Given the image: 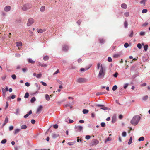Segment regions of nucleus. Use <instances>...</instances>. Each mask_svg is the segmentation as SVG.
Wrapping results in <instances>:
<instances>
[{
    "label": "nucleus",
    "instance_id": "f257e3e1",
    "mask_svg": "<svg viewBox=\"0 0 150 150\" xmlns=\"http://www.w3.org/2000/svg\"><path fill=\"white\" fill-rule=\"evenodd\" d=\"M97 68L98 70L99 69V72L98 77L100 79H103L105 74V68L103 67L102 65L99 63L97 64Z\"/></svg>",
    "mask_w": 150,
    "mask_h": 150
},
{
    "label": "nucleus",
    "instance_id": "f03ea898",
    "mask_svg": "<svg viewBox=\"0 0 150 150\" xmlns=\"http://www.w3.org/2000/svg\"><path fill=\"white\" fill-rule=\"evenodd\" d=\"M140 119V117L139 115L134 116L130 122V123L133 125L135 126L138 123Z\"/></svg>",
    "mask_w": 150,
    "mask_h": 150
},
{
    "label": "nucleus",
    "instance_id": "7ed1b4c3",
    "mask_svg": "<svg viewBox=\"0 0 150 150\" xmlns=\"http://www.w3.org/2000/svg\"><path fill=\"white\" fill-rule=\"evenodd\" d=\"M32 7V5L30 4H27L24 5L22 7V9L24 11H26Z\"/></svg>",
    "mask_w": 150,
    "mask_h": 150
},
{
    "label": "nucleus",
    "instance_id": "20e7f679",
    "mask_svg": "<svg viewBox=\"0 0 150 150\" xmlns=\"http://www.w3.org/2000/svg\"><path fill=\"white\" fill-rule=\"evenodd\" d=\"M76 81L78 83H82L87 82V80L84 78H79L77 79Z\"/></svg>",
    "mask_w": 150,
    "mask_h": 150
},
{
    "label": "nucleus",
    "instance_id": "39448f33",
    "mask_svg": "<svg viewBox=\"0 0 150 150\" xmlns=\"http://www.w3.org/2000/svg\"><path fill=\"white\" fill-rule=\"evenodd\" d=\"M34 22V20L32 18H30L28 19V21L27 23V25L28 26H30Z\"/></svg>",
    "mask_w": 150,
    "mask_h": 150
},
{
    "label": "nucleus",
    "instance_id": "423d86ee",
    "mask_svg": "<svg viewBox=\"0 0 150 150\" xmlns=\"http://www.w3.org/2000/svg\"><path fill=\"white\" fill-rule=\"evenodd\" d=\"M98 141L96 139H94L91 142L93 146L96 145L97 144H98Z\"/></svg>",
    "mask_w": 150,
    "mask_h": 150
},
{
    "label": "nucleus",
    "instance_id": "0eeeda50",
    "mask_svg": "<svg viewBox=\"0 0 150 150\" xmlns=\"http://www.w3.org/2000/svg\"><path fill=\"white\" fill-rule=\"evenodd\" d=\"M69 49V47L68 46L64 45L62 46V50L63 51H67Z\"/></svg>",
    "mask_w": 150,
    "mask_h": 150
},
{
    "label": "nucleus",
    "instance_id": "6e6552de",
    "mask_svg": "<svg viewBox=\"0 0 150 150\" xmlns=\"http://www.w3.org/2000/svg\"><path fill=\"white\" fill-rule=\"evenodd\" d=\"M11 9V6H6L4 8V11L6 12L9 11Z\"/></svg>",
    "mask_w": 150,
    "mask_h": 150
},
{
    "label": "nucleus",
    "instance_id": "1a4fd4ad",
    "mask_svg": "<svg viewBox=\"0 0 150 150\" xmlns=\"http://www.w3.org/2000/svg\"><path fill=\"white\" fill-rule=\"evenodd\" d=\"M122 54V53L121 52H119L117 54L114 55L113 57L115 58H118Z\"/></svg>",
    "mask_w": 150,
    "mask_h": 150
},
{
    "label": "nucleus",
    "instance_id": "9d476101",
    "mask_svg": "<svg viewBox=\"0 0 150 150\" xmlns=\"http://www.w3.org/2000/svg\"><path fill=\"white\" fill-rule=\"evenodd\" d=\"M75 128L76 129H77L79 131H81L83 129V127L81 126H77L75 127Z\"/></svg>",
    "mask_w": 150,
    "mask_h": 150
},
{
    "label": "nucleus",
    "instance_id": "9b49d317",
    "mask_svg": "<svg viewBox=\"0 0 150 150\" xmlns=\"http://www.w3.org/2000/svg\"><path fill=\"white\" fill-rule=\"evenodd\" d=\"M116 121V115H113L112 117V123H114Z\"/></svg>",
    "mask_w": 150,
    "mask_h": 150
},
{
    "label": "nucleus",
    "instance_id": "f8f14e48",
    "mask_svg": "<svg viewBox=\"0 0 150 150\" xmlns=\"http://www.w3.org/2000/svg\"><path fill=\"white\" fill-rule=\"evenodd\" d=\"M35 85L36 87V90L37 91H38L40 89V85L37 83H36L35 84Z\"/></svg>",
    "mask_w": 150,
    "mask_h": 150
},
{
    "label": "nucleus",
    "instance_id": "ddd939ff",
    "mask_svg": "<svg viewBox=\"0 0 150 150\" xmlns=\"http://www.w3.org/2000/svg\"><path fill=\"white\" fill-rule=\"evenodd\" d=\"M52 137L53 138H56L58 137L59 135L57 134L53 133L52 134Z\"/></svg>",
    "mask_w": 150,
    "mask_h": 150
},
{
    "label": "nucleus",
    "instance_id": "4468645a",
    "mask_svg": "<svg viewBox=\"0 0 150 150\" xmlns=\"http://www.w3.org/2000/svg\"><path fill=\"white\" fill-rule=\"evenodd\" d=\"M45 31H46V30L45 29H38L37 30V31L38 33H42L43 32Z\"/></svg>",
    "mask_w": 150,
    "mask_h": 150
},
{
    "label": "nucleus",
    "instance_id": "2eb2a0df",
    "mask_svg": "<svg viewBox=\"0 0 150 150\" xmlns=\"http://www.w3.org/2000/svg\"><path fill=\"white\" fill-rule=\"evenodd\" d=\"M28 62L30 63L34 64L35 62L34 61H33L31 59L29 58L27 59Z\"/></svg>",
    "mask_w": 150,
    "mask_h": 150
},
{
    "label": "nucleus",
    "instance_id": "dca6fc26",
    "mask_svg": "<svg viewBox=\"0 0 150 150\" xmlns=\"http://www.w3.org/2000/svg\"><path fill=\"white\" fill-rule=\"evenodd\" d=\"M42 109V106L41 105L40 106L39 108H38L37 113H38L39 112H40L41 111Z\"/></svg>",
    "mask_w": 150,
    "mask_h": 150
},
{
    "label": "nucleus",
    "instance_id": "f3484780",
    "mask_svg": "<svg viewBox=\"0 0 150 150\" xmlns=\"http://www.w3.org/2000/svg\"><path fill=\"white\" fill-rule=\"evenodd\" d=\"M121 7L123 8L126 9L127 8V6L126 4L125 3H123L121 4Z\"/></svg>",
    "mask_w": 150,
    "mask_h": 150
},
{
    "label": "nucleus",
    "instance_id": "a211bd4d",
    "mask_svg": "<svg viewBox=\"0 0 150 150\" xmlns=\"http://www.w3.org/2000/svg\"><path fill=\"white\" fill-rule=\"evenodd\" d=\"M32 113V111L31 110H30L28 112V114H27L24 116V117L25 118H27L29 115H30Z\"/></svg>",
    "mask_w": 150,
    "mask_h": 150
},
{
    "label": "nucleus",
    "instance_id": "6ab92c4d",
    "mask_svg": "<svg viewBox=\"0 0 150 150\" xmlns=\"http://www.w3.org/2000/svg\"><path fill=\"white\" fill-rule=\"evenodd\" d=\"M147 0H142L140 1V3L141 4H143L144 6L145 5V3L146 1Z\"/></svg>",
    "mask_w": 150,
    "mask_h": 150
},
{
    "label": "nucleus",
    "instance_id": "aec40b11",
    "mask_svg": "<svg viewBox=\"0 0 150 150\" xmlns=\"http://www.w3.org/2000/svg\"><path fill=\"white\" fill-rule=\"evenodd\" d=\"M45 10V7L44 6H42L40 9V11L42 12H44Z\"/></svg>",
    "mask_w": 150,
    "mask_h": 150
},
{
    "label": "nucleus",
    "instance_id": "412c9836",
    "mask_svg": "<svg viewBox=\"0 0 150 150\" xmlns=\"http://www.w3.org/2000/svg\"><path fill=\"white\" fill-rule=\"evenodd\" d=\"M49 57L48 56H45L43 57V60L45 61H47L49 59Z\"/></svg>",
    "mask_w": 150,
    "mask_h": 150
},
{
    "label": "nucleus",
    "instance_id": "4be33fe9",
    "mask_svg": "<svg viewBox=\"0 0 150 150\" xmlns=\"http://www.w3.org/2000/svg\"><path fill=\"white\" fill-rule=\"evenodd\" d=\"M90 67H89L88 68H86V69H84V68H81V69H80V71H81V72H83V71H86V70H88V69L90 68Z\"/></svg>",
    "mask_w": 150,
    "mask_h": 150
},
{
    "label": "nucleus",
    "instance_id": "5701e85b",
    "mask_svg": "<svg viewBox=\"0 0 150 150\" xmlns=\"http://www.w3.org/2000/svg\"><path fill=\"white\" fill-rule=\"evenodd\" d=\"M75 141L74 142H69L68 143V144L70 145L71 146L73 145L75 143Z\"/></svg>",
    "mask_w": 150,
    "mask_h": 150
},
{
    "label": "nucleus",
    "instance_id": "b1692460",
    "mask_svg": "<svg viewBox=\"0 0 150 150\" xmlns=\"http://www.w3.org/2000/svg\"><path fill=\"white\" fill-rule=\"evenodd\" d=\"M8 117H6L5 121H4V125H5V124H6L8 122Z\"/></svg>",
    "mask_w": 150,
    "mask_h": 150
},
{
    "label": "nucleus",
    "instance_id": "393cba45",
    "mask_svg": "<svg viewBox=\"0 0 150 150\" xmlns=\"http://www.w3.org/2000/svg\"><path fill=\"white\" fill-rule=\"evenodd\" d=\"M38 65L41 67H46L47 66V65L46 64L43 63H41L40 62L38 63Z\"/></svg>",
    "mask_w": 150,
    "mask_h": 150
},
{
    "label": "nucleus",
    "instance_id": "a878e982",
    "mask_svg": "<svg viewBox=\"0 0 150 150\" xmlns=\"http://www.w3.org/2000/svg\"><path fill=\"white\" fill-rule=\"evenodd\" d=\"M27 126L25 125H22L21 127V128L23 129H25L27 128Z\"/></svg>",
    "mask_w": 150,
    "mask_h": 150
},
{
    "label": "nucleus",
    "instance_id": "bb28decb",
    "mask_svg": "<svg viewBox=\"0 0 150 150\" xmlns=\"http://www.w3.org/2000/svg\"><path fill=\"white\" fill-rule=\"evenodd\" d=\"M88 112V110L84 109L83 110V114H87Z\"/></svg>",
    "mask_w": 150,
    "mask_h": 150
},
{
    "label": "nucleus",
    "instance_id": "cd10ccee",
    "mask_svg": "<svg viewBox=\"0 0 150 150\" xmlns=\"http://www.w3.org/2000/svg\"><path fill=\"white\" fill-rule=\"evenodd\" d=\"M16 45L17 47L21 46L22 45V43L21 42H16Z\"/></svg>",
    "mask_w": 150,
    "mask_h": 150
},
{
    "label": "nucleus",
    "instance_id": "c85d7f7f",
    "mask_svg": "<svg viewBox=\"0 0 150 150\" xmlns=\"http://www.w3.org/2000/svg\"><path fill=\"white\" fill-rule=\"evenodd\" d=\"M112 140V139L110 137H108L105 141V143H106L108 141H110Z\"/></svg>",
    "mask_w": 150,
    "mask_h": 150
},
{
    "label": "nucleus",
    "instance_id": "c756f323",
    "mask_svg": "<svg viewBox=\"0 0 150 150\" xmlns=\"http://www.w3.org/2000/svg\"><path fill=\"white\" fill-rule=\"evenodd\" d=\"M20 131V129H17L15 130V131L14 132V134H17Z\"/></svg>",
    "mask_w": 150,
    "mask_h": 150
},
{
    "label": "nucleus",
    "instance_id": "7c9ffc66",
    "mask_svg": "<svg viewBox=\"0 0 150 150\" xmlns=\"http://www.w3.org/2000/svg\"><path fill=\"white\" fill-rule=\"evenodd\" d=\"M2 91L3 92V96H5L6 94V91L5 89L3 88H2Z\"/></svg>",
    "mask_w": 150,
    "mask_h": 150
},
{
    "label": "nucleus",
    "instance_id": "2f4dec72",
    "mask_svg": "<svg viewBox=\"0 0 150 150\" xmlns=\"http://www.w3.org/2000/svg\"><path fill=\"white\" fill-rule=\"evenodd\" d=\"M45 98L46 99L47 101H49L50 100V98L49 97V96L47 94H46L45 96Z\"/></svg>",
    "mask_w": 150,
    "mask_h": 150
},
{
    "label": "nucleus",
    "instance_id": "473e14b6",
    "mask_svg": "<svg viewBox=\"0 0 150 150\" xmlns=\"http://www.w3.org/2000/svg\"><path fill=\"white\" fill-rule=\"evenodd\" d=\"M132 137H131L130 138L129 141L128 142V144L129 145L131 143L132 141Z\"/></svg>",
    "mask_w": 150,
    "mask_h": 150
},
{
    "label": "nucleus",
    "instance_id": "72a5a7b5",
    "mask_svg": "<svg viewBox=\"0 0 150 150\" xmlns=\"http://www.w3.org/2000/svg\"><path fill=\"white\" fill-rule=\"evenodd\" d=\"M144 137H140L139 139L138 140L139 141H143L144 140Z\"/></svg>",
    "mask_w": 150,
    "mask_h": 150
},
{
    "label": "nucleus",
    "instance_id": "f704fd0d",
    "mask_svg": "<svg viewBox=\"0 0 150 150\" xmlns=\"http://www.w3.org/2000/svg\"><path fill=\"white\" fill-rule=\"evenodd\" d=\"M29 96V94L28 93L26 92L24 96V98H27Z\"/></svg>",
    "mask_w": 150,
    "mask_h": 150
},
{
    "label": "nucleus",
    "instance_id": "c9c22d12",
    "mask_svg": "<svg viewBox=\"0 0 150 150\" xmlns=\"http://www.w3.org/2000/svg\"><path fill=\"white\" fill-rule=\"evenodd\" d=\"M148 45H146L144 47V49L145 51H146L148 49Z\"/></svg>",
    "mask_w": 150,
    "mask_h": 150
},
{
    "label": "nucleus",
    "instance_id": "e433bc0d",
    "mask_svg": "<svg viewBox=\"0 0 150 150\" xmlns=\"http://www.w3.org/2000/svg\"><path fill=\"white\" fill-rule=\"evenodd\" d=\"M117 88V87L116 85L114 86L112 88V90L114 91L116 90Z\"/></svg>",
    "mask_w": 150,
    "mask_h": 150
},
{
    "label": "nucleus",
    "instance_id": "4c0bfd02",
    "mask_svg": "<svg viewBox=\"0 0 150 150\" xmlns=\"http://www.w3.org/2000/svg\"><path fill=\"white\" fill-rule=\"evenodd\" d=\"M148 97L147 95L145 96H144L143 98V99L144 100H145L147 99H148Z\"/></svg>",
    "mask_w": 150,
    "mask_h": 150
},
{
    "label": "nucleus",
    "instance_id": "58836bf2",
    "mask_svg": "<svg viewBox=\"0 0 150 150\" xmlns=\"http://www.w3.org/2000/svg\"><path fill=\"white\" fill-rule=\"evenodd\" d=\"M36 99L34 97H33L31 99L30 101L31 103H33L35 101Z\"/></svg>",
    "mask_w": 150,
    "mask_h": 150
},
{
    "label": "nucleus",
    "instance_id": "ea45409f",
    "mask_svg": "<svg viewBox=\"0 0 150 150\" xmlns=\"http://www.w3.org/2000/svg\"><path fill=\"white\" fill-rule=\"evenodd\" d=\"M147 10L146 9H143L142 11V13H146L147 12Z\"/></svg>",
    "mask_w": 150,
    "mask_h": 150
},
{
    "label": "nucleus",
    "instance_id": "a19ab883",
    "mask_svg": "<svg viewBox=\"0 0 150 150\" xmlns=\"http://www.w3.org/2000/svg\"><path fill=\"white\" fill-rule=\"evenodd\" d=\"M134 34L133 32V31H132L130 33V34H129V36L130 37H132L133 36Z\"/></svg>",
    "mask_w": 150,
    "mask_h": 150
},
{
    "label": "nucleus",
    "instance_id": "79ce46f5",
    "mask_svg": "<svg viewBox=\"0 0 150 150\" xmlns=\"http://www.w3.org/2000/svg\"><path fill=\"white\" fill-rule=\"evenodd\" d=\"M145 34V33L144 32L142 31L140 33V35L141 36L144 35Z\"/></svg>",
    "mask_w": 150,
    "mask_h": 150
},
{
    "label": "nucleus",
    "instance_id": "37998d69",
    "mask_svg": "<svg viewBox=\"0 0 150 150\" xmlns=\"http://www.w3.org/2000/svg\"><path fill=\"white\" fill-rule=\"evenodd\" d=\"M124 26L125 28H127L128 26V23L126 21H125L124 22Z\"/></svg>",
    "mask_w": 150,
    "mask_h": 150
},
{
    "label": "nucleus",
    "instance_id": "c03bdc74",
    "mask_svg": "<svg viewBox=\"0 0 150 150\" xmlns=\"http://www.w3.org/2000/svg\"><path fill=\"white\" fill-rule=\"evenodd\" d=\"M105 92H98L97 93L96 95H101L104 94L105 93Z\"/></svg>",
    "mask_w": 150,
    "mask_h": 150
},
{
    "label": "nucleus",
    "instance_id": "a18cd8bd",
    "mask_svg": "<svg viewBox=\"0 0 150 150\" xmlns=\"http://www.w3.org/2000/svg\"><path fill=\"white\" fill-rule=\"evenodd\" d=\"M42 76V74H38L37 75L36 77L38 78H40Z\"/></svg>",
    "mask_w": 150,
    "mask_h": 150
},
{
    "label": "nucleus",
    "instance_id": "49530a36",
    "mask_svg": "<svg viewBox=\"0 0 150 150\" xmlns=\"http://www.w3.org/2000/svg\"><path fill=\"white\" fill-rule=\"evenodd\" d=\"M7 140L6 139H4L2 140L1 141V143L2 144H5Z\"/></svg>",
    "mask_w": 150,
    "mask_h": 150
},
{
    "label": "nucleus",
    "instance_id": "de8ad7c7",
    "mask_svg": "<svg viewBox=\"0 0 150 150\" xmlns=\"http://www.w3.org/2000/svg\"><path fill=\"white\" fill-rule=\"evenodd\" d=\"M124 15L125 16L127 17L129 15V13L128 12H126L124 13Z\"/></svg>",
    "mask_w": 150,
    "mask_h": 150
},
{
    "label": "nucleus",
    "instance_id": "09e8293b",
    "mask_svg": "<svg viewBox=\"0 0 150 150\" xmlns=\"http://www.w3.org/2000/svg\"><path fill=\"white\" fill-rule=\"evenodd\" d=\"M137 47L139 49H141L142 48V45L141 44L138 43L137 45Z\"/></svg>",
    "mask_w": 150,
    "mask_h": 150
},
{
    "label": "nucleus",
    "instance_id": "8fccbe9b",
    "mask_svg": "<svg viewBox=\"0 0 150 150\" xmlns=\"http://www.w3.org/2000/svg\"><path fill=\"white\" fill-rule=\"evenodd\" d=\"M91 138V136L90 135H86V136L85 138L87 140Z\"/></svg>",
    "mask_w": 150,
    "mask_h": 150
},
{
    "label": "nucleus",
    "instance_id": "3c124183",
    "mask_svg": "<svg viewBox=\"0 0 150 150\" xmlns=\"http://www.w3.org/2000/svg\"><path fill=\"white\" fill-rule=\"evenodd\" d=\"M124 46L125 48H127L129 46L128 43H125L124 45Z\"/></svg>",
    "mask_w": 150,
    "mask_h": 150
},
{
    "label": "nucleus",
    "instance_id": "603ef678",
    "mask_svg": "<svg viewBox=\"0 0 150 150\" xmlns=\"http://www.w3.org/2000/svg\"><path fill=\"white\" fill-rule=\"evenodd\" d=\"M122 136L124 137H125L126 136V132H123L122 133Z\"/></svg>",
    "mask_w": 150,
    "mask_h": 150
},
{
    "label": "nucleus",
    "instance_id": "864d4df0",
    "mask_svg": "<svg viewBox=\"0 0 150 150\" xmlns=\"http://www.w3.org/2000/svg\"><path fill=\"white\" fill-rule=\"evenodd\" d=\"M11 77L12 79L14 80H15L16 79V76L15 74L12 75Z\"/></svg>",
    "mask_w": 150,
    "mask_h": 150
},
{
    "label": "nucleus",
    "instance_id": "5fc2aeb1",
    "mask_svg": "<svg viewBox=\"0 0 150 150\" xmlns=\"http://www.w3.org/2000/svg\"><path fill=\"white\" fill-rule=\"evenodd\" d=\"M100 42L101 43H103L105 41L103 39H100Z\"/></svg>",
    "mask_w": 150,
    "mask_h": 150
},
{
    "label": "nucleus",
    "instance_id": "6e6d98bb",
    "mask_svg": "<svg viewBox=\"0 0 150 150\" xmlns=\"http://www.w3.org/2000/svg\"><path fill=\"white\" fill-rule=\"evenodd\" d=\"M148 25V23L147 22H146L145 23H144V24L142 25L143 26H146Z\"/></svg>",
    "mask_w": 150,
    "mask_h": 150
},
{
    "label": "nucleus",
    "instance_id": "4d7b16f0",
    "mask_svg": "<svg viewBox=\"0 0 150 150\" xmlns=\"http://www.w3.org/2000/svg\"><path fill=\"white\" fill-rule=\"evenodd\" d=\"M101 125L103 127H104L105 126V124L104 122H102L101 123Z\"/></svg>",
    "mask_w": 150,
    "mask_h": 150
},
{
    "label": "nucleus",
    "instance_id": "13d9d810",
    "mask_svg": "<svg viewBox=\"0 0 150 150\" xmlns=\"http://www.w3.org/2000/svg\"><path fill=\"white\" fill-rule=\"evenodd\" d=\"M13 126H11L9 127V131H11L13 129Z\"/></svg>",
    "mask_w": 150,
    "mask_h": 150
},
{
    "label": "nucleus",
    "instance_id": "bf43d9fd",
    "mask_svg": "<svg viewBox=\"0 0 150 150\" xmlns=\"http://www.w3.org/2000/svg\"><path fill=\"white\" fill-rule=\"evenodd\" d=\"M19 109H17L16 110V115H18L19 114Z\"/></svg>",
    "mask_w": 150,
    "mask_h": 150
},
{
    "label": "nucleus",
    "instance_id": "052dcab7",
    "mask_svg": "<svg viewBox=\"0 0 150 150\" xmlns=\"http://www.w3.org/2000/svg\"><path fill=\"white\" fill-rule=\"evenodd\" d=\"M41 83L44 86H46L47 85L46 83L43 82V81H41Z\"/></svg>",
    "mask_w": 150,
    "mask_h": 150
},
{
    "label": "nucleus",
    "instance_id": "680f3d73",
    "mask_svg": "<svg viewBox=\"0 0 150 150\" xmlns=\"http://www.w3.org/2000/svg\"><path fill=\"white\" fill-rule=\"evenodd\" d=\"M53 127L55 129H57L58 127V125L57 124H55L53 125Z\"/></svg>",
    "mask_w": 150,
    "mask_h": 150
},
{
    "label": "nucleus",
    "instance_id": "e2e57ef3",
    "mask_svg": "<svg viewBox=\"0 0 150 150\" xmlns=\"http://www.w3.org/2000/svg\"><path fill=\"white\" fill-rule=\"evenodd\" d=\"M31 122L32 124H34L35 123V121L34 119H32L31 121Z\"/></svg>",
    "mask_w": 150,
    "mask_h": 150
},
{
    "label": "nucleus",
    "instance_id": "0e129e2a",
    "mask_svg": "<svg viewBox=\"0 0 150 150\" xmlns=\"http://www.w3.org/2000/svg\"><path fill=\"white\" fill-rule=\"evenodd\" d=\"M108 60L109 62H111L112 61V59L110 57H108Z\"/></svg>",
    "mask_w": 150,
    "mask_h": 150
},
{
    "label": "nucleus",
    "instance_id": "69168bd1",
    "mask_svg": "<svg viewBox=\"0 0 150 150\" xmlns=\"http://www.w3.org/2000/svg\"><path fill=\"white\" fill-rule=\"evenodd\" d=\"M25 85L27 87H29L30 86V84L28 82H26L25 83Z\"/></svg>",
    "mask_w": 150,
    "mask_h": 150
},
{
    "label": "nucleus",
    "instance_id": "338daca9",
    "mask_svg": "<svg viewBox=\"0 0 150 150\" xmlns=\"http://www.w3.org/2000/svg\"><path fill=\"white\" fill-rule=\"evenodd\" d=\"M29 33L30 34V36H32L33 35V32L29 30Z\"/></svg>",
    "mask_w": 150,
    "mask_h": 150
},
{
    "label": "nucleus",
    "instance_id": "774afa93",
    "mask_svg": "<svg viewBox=\"0 0 150 150\" xmlns=\"http://www.w3.org/2000/svg\"><path fill=\"white\" fill-rule=\"evenodd\" d=\"M118 75V73L117 72H116L115 74L113 75V76L115 77H116Z\"/></svg>",
    "mask_w": 150,
    "mask_h": 150
}]
</instances>
